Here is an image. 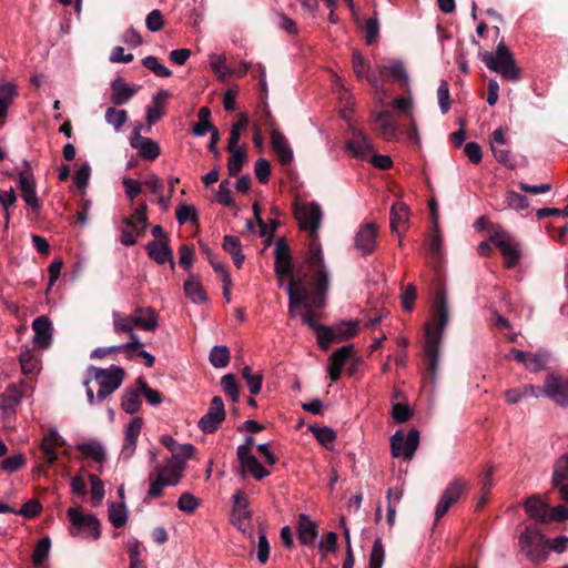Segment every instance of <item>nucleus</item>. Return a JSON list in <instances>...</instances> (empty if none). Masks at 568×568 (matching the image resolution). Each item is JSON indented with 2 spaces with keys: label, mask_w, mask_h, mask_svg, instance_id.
<instances>
[{
  "label": "nucleus",
  "mask_w": 568,
  "mask_h": 568,
  "mask_svg": "<svg viewBox=\"0 0 568 568\" xmlns=\"http://www.w3.org/2000/svg\"><path fill=\"white\" fill-rule=\"evenodd\" d=\"M232 155L227 162V171L230 176H236L246 160V153L242 148H235L234 151H230Z\"/></svg>",
  "instance_id": "8fccbe9b"
},
{
  "label": "nucleus",
  "mask_w": 568,
  "mask_h": 568,
  "mask_svg": "<svg viewBox=\"0 0 568 568\" xmlns=\"http://www.w3.org/2000/svg\"><path fill=\"white\" fill-rule=\"evenodd\" d=\"M383 71H387L395 81L408 84V74L403 62L393 61L388 65H385Z\"/></svg>",
  "instance_id": "bf43d9fd"
},
{
  "label": "nucleus",
  "mask_w": 568,
  "mask_h": 568,
  "mask_svg": "<svg viewBox=\"0 0 568 568\" xmlns=\"http://www.w3.org/2000/svg\"><path fill=\"white\" fill-rule=\"evenodd\" d=\"M168 95V92L162 90L153 97L152 104L146 110L149 125L156 123L163 116L162 106Z\"/></svg>",
  "instance_id": "c9c22d12"
},
{
  "label": "nucleus",
  "mask_w": 568,
  "mask_h": 568,
  "mask_svg": "<svg viewBox=\"0 0 568 568\" xmlns=\"http://www.w3.org/2000/svg\"><path fill=\"white\" fill-rule=\"evenodd\" d=\"M199 499L191 493H183L178 500V507L181 511L192 514L199 507Z\"/></svg>",
  "instance_id": "0e129e2a"
},
{
  "label": "nucleus",
  "mask_w": 568,
  "mask_h": 568,
  "mask_svg": "<svg viewBox=\"0 0 568 568\" xmlns=\"http://www.w3.org/2000/svg\"><path fill=\"white\" fill-rule=\"evenodd\" d=\"M89 372L99 385L97 394L98 400H104L109 395L115 392L122 384L125 372L122 367L112 365L109 368H99L90 366Z\"/></svg>",
  "instance_id": "423d86ee"
},
{
  "label": "nucleus",
  "mask_w": 568,
  "mask_h": 568,
  "mask_svg": "<svg viewBox=\"0 0 568 568\" xmlns=\"http://www.w3.org/2000/svg\"><path fill=\"white\" fill-rule=\"evenodd\" d=\"M568 481V453L558 457L552 466L551 484Z\"/></svg>",
  "instance_id": "79ce46f5"
},
{
  "label": "nucleus",
  "mask_w": 568,
  "mask_h": 568,
  "mask_svg": "<svg viewBox=\"0 0 568 568\" xmlns=\"http://www.w3.org/2000/svg\"><path fill=\"white\" fill-rule=\"evenodd\" d=\"M377 232L375 223H367L359 227L355 236V246L363 255H368L375 250Z\"/></svg>",
  "instance_id": "412c9836"
},
{
  "label": "nucleus",
  "mask_w": 568,
  "mask_h": 568,
  "mask_svg": "<svg viewBox=\"0 0 568 568\" xmlns=\"http://www.w3.org/2000/svg\"><path fill=\"white\" fill-rule=\"evenodd\" d=\"M274 271L278 278L280 286H283L285 277H290L291 281L292 277H294L297 273L304 277V282L306 281L307 276L306 273H303L301 270H296L295 273H293L292 257L275 258Z\"/></svg>",
  "instance_id": "72a5a7b5"
},
{
  "label": "nucleus",
  "mask_w": 568,
  "mask_h": 568,
  "mask_svg": "<svg viewBox=\"0 0 568 568\" xmlns=\"http://www.w3.org/2000/svg\"><path fill=\"white\" fill-rule=\"evenodd\" d=\"M387 523L389 526H393L395 523L396 515V504H398L403 497V489H393L389 488L387 490Z\"/></svg>",
  "instance_id": "603ef678"
},
{
  "label": "nucleus",
  "mask_w": 568,
  "mask_h": 568,
  "mask_svg": "<svg viewBox=\"0 0 568 568\" xmlns=\"http://www.w3.org/2000/svg\"><path fill=\"white\" fill-rule=\"evenodd\" d=\"M385 560V549L381 538H376L369 555V568H382Z\"/></svg>",
  "instance_id": "13d9d810"
},
{
  "label": "nucleus",
  "mask_w": 568,
  "mask_h": 568,
  "mask_svg": "<svg viewBox=\"0 0 568 568\" xmlns=\"http://www.w3.org/2000/svg\"><path fill=\"white\" fill-rule=\"evenodd\" d=\"M311 432L318 443L326 448H329L336 439V433L331 427H311Z\"/></svg>",
  "instance_id": "4d7b16f0"
},
{
  "label": "nucleus",
  "mask_w": 568,
  "mask_h": 568,
  "mask_svg": "<svg viewBox=\"0 0 568 568\" xmlns=\"http://www.w3.org/2000/svg\"><path fill=\"white\" fill-rule=\"evenodd\" d=\"M140 390L138 389H128L124 392L122 396V409L125 413L134 414L136 413L141 407V400H140Z\"/></svg>",
  "instance_id": "c03bdc74"
},
{
  "label": "nucleus",
  "mask_w": 568,
  "mask_h": 568,
  "mask_svg": "<svg viewBox=\"0 0 568 568\" xmlns=\"http://www.w3.org/2000/svg\"><path fill=\"white\" fill-rule=\"evenodd\" d=\"M353 352V345H344L339 348H337L331 356H329V363L333 365L339 366L343 368L347 359L351 357V354Z\"/></svg>",
  "instance_id": "338daca9"
},
{
  "label": "nucleus",
  "mask_w": 568,
  "mask_h": 568,
  "mask_svg": "<svg viewBox=\"0 0 568 568\" xmlns=\"http://www.w3.org/2000/svg\"><path fill=\"white\" fill-rule=\"evenodd\" d=\"M251 510L248 509V501L242 491H236L233 495V524L242 531H245L250 526Z\"/></svg>",
  "instance_id": "a211bd4d"
},
{
  "label": "nucleus",
  "mask_w": 568,
  "mask_h": 568,
  "mask_svg": "<svg viewBox=\"0 0 568 568\" xmlns=\"http://www.w3.org/2000/svg\"><path fill=\"white\" fill-rule=\"evenodd\" d=\"M17 95L18 91L14 83L9 82L0 85V119H4L7 116L8 109L13 103Z\"/></svg>",
  "instance_id": "4c0bfd02"
},
{
  "label": "nucleus",
  "mask_w": 568,
  "mask_h": 568,
  "mask_svg": "<svg viewBox=\"0 0 568 568\" xmlns=\"http://www.w3.org/2000/svg\"><path fill=\"white\" fill-rule=\"evenodd\" d=\"M186 460L183 457L178 456L175 454L170 457L164 465H160L162 469H164L168 475L171 477H176V481L179 483L182 476V471L185 469Z\"/></svg>",
  "instance_id": "a19ab883"
},
{
  "label": "nucleus",
  "mask_w": 568,
  "mask_h": 568,
  "mask_svg": "<svg viewBox=\"0 0 568 568\" xmlns=\"http://www.w3.org/2000/svg\"><path fill=\"white\" fill-rule=\"evenodd\" d=\"M221 386L224 393L229 395L233 402L239 400V388L233 374L224 375L221 379Z\"/></svg>",
  "instance_id": "69168bd1"
},
{
  "label": "nucleus",
  "mask_w": 568,
  "mask_h": 568,
  "mask_svg": "<svg viewBox=\"0 0 568 568\" xmlns=\"http://www.w3.org/2000/svg\"><path fill=\"white\" fill-rule=\"evenodd\" d=\"M149 480L150 487L148 491V497L151 499L162 496L163 490L166 486H175L179 484L176 481V477H171L160 466H156L154 471H152L149 475Z\"/></svg>",
  "instance_id": "aec40b11"
},
{
  "label": "nucleus",
  "mask_w": 568,
  "mask_h": 568,
  "mask_svg": "<svg viewBox=\"0 0 568 568\" xmlns=\"http://www.w3.org/2000/svg\"><path fill=\"white\" fill-rule=\"evenodd\" d=\"M109 520L115 528L123 527L128 521L126 507L123 504L112 503L109 507Z\"/></svg>",
  "instance_id": "de8ad7c7"
},
{
  "label": "nucleus",
  "mask_w": 568,
  "mask_h": 568,
  "mask_svg": "<svg viewBox=\"0 0 568 568\" xmlns=\"http://www.w3.org/2000/svg\"><path fill=\"white\" fill-rule=\"evenodd\" d=\"M271 146L282 165H288L293 161V151L287 139L274 128L271 131Z\"/></svg>",
  "instance_id": "393cba45"
},
{
  "label": "nucleus",
  "mask_w": 568,
  "mask_h": 568,
  "mask_svg": "<svg viewBox=\"0 0 568 568\" xmlns=\"http://www.w3.org/2000/svg\"><path fill=\"white\" fill-rule=\"evenodd\" d=\"M18 183L26 204L38 212L42 203L37 195L36 178L28 161H23V166L18 171Z\"/></svg>",
  "instance_id": "9d476101"
},
{
  "label": "nucleus",
  "mask_w": 568,
  "mask_h": 568,
  "mask_svg": "<svg viewBox=\"0 0 568 568\" xmlns=\"http://www.w3.org/2000/svg\"><path fill=\"white\" fill-rule=\"evenodd\" d=\"M128 120V113L125 110L110 106L105 111V121L112 125L115 130H120Z\"/></svg>",
  "instance_id": "5fc2aeb1"
},
{
  "label": "nucleus",
  "mask_w": 568,
  "mask_h": 568,
  "mask_svg": "<svg viewBox=\"0 0 568 568\" xmlns=\"http://www.w3.org/2000/svg\"><path fill=\"white\" fill-rule=\"evenodd\" d=\"M34 331L33 343L41 349L50 346L52 341L51 322L47 316H39L32 323Z\"/></svg>",
  "instance_id": "bb28decb"
},
{
  "label": "nucleus",
  "mask_w": 568,
  "mask_h": 568,
  "mask_svg": "<svg viewBox=\"0 0 568 568\" xmlns=\"http://www.w3.org/2000/svg\"><path fill=\"white\" fill-rule=\"evenodd\" d=\"M209 359L213 367L223 368L230 362V351L224 345H216L211 349Z\"/></svg>",
  "instance_id": "a18cd8bd"
},
{
  "label": "nucleus",
  "mask_w": 568,
  "mask_h": 568,
  "mask_svg": "<svg viewBox=\"0 0 568 568\" xmlns=\"http://www.w3.org/2000/svg\"><path fill=\"white\" fill-rule=\"evenodd\" d=\"M142 64L158 77L169 78L172 75L171 70L162 64L160 60L154 55L145 57L142 60Z\"/></svg>",
  "instance_id": "6e6d98bb"
},
{
  "label": "nucleus",
  "mask_w": 568,
  "mask_h": 568,
  "mask_svg": "<svg viewBox=\"0 0 568 568\" xmlns=\"http://www.w3.org/2000/svg\"><path fill=\"white\" fill-rule=\"evenodd\" d=\"M409 219V210L408 206L400 201L395 202L392 205L389 220H390V230L393 233H396L400 236V230L408 223Z\"/></svg>",
  "instance_id": "7c9ffc66"
},
{
  "label": "nucleus",
  "mask_w": 568,
  "mask_h": 568,
  "mask_svg": "<svg viewBox=\"0 0 568 568\" xmlns=\"http://www.w3.org/2000/svg\"><path fill=\"white\" fill-rule=\"evenodd\" d=\"M490 241L499 248L507 268L516 267L521 258L519 243L506 232H496Z\"/></svg>",
  "instance_id": "f8f14e48"
},
{
  "label": "nucleus",
  "mask_w": 568,
  "mask_h": 568,
  "mask_svg": "<svg viewBox=\"0 0 568 568\" xmlns=\"http://www.w3.org/2000/svg\"><path fill=\"white\" fill-rule=\"evenodd\" d=\"M197 118L199 121L192 128L194 135L203 136L215 129L211 122V111L207 106H203L199 110Z\"/></svg>",
  "instance_id": "ea45409f"
},
{
  "label": "nucleus",
  "mask_w": 568,
  "mask_h": 568,
  "mask_svg": "<svg viewBox=\"0 0 568 568\" xmlns=\"http://www.w3.org/2000/svg\"><path fill=\"white\" fill-rule=\"evenodd\" d=\"M242 377L245 379L247 387L252 395H257L262 389L263 375L257 373L253 374L250 366L242 369Z\"/></svg>",
  "instance_id": "864d4df0"
},
{
  "label": "nucleus",
  "mask_w": 568,
  "mask_h": 568,
  "mask_svg": "<svg viewBox=\"0 0 568 568\" xmlns=\"http://www.w3.org/2000/svg\"><path fill=\"white\" fill-rule=\"evenodd\" d=\"M236 455L241 464L242 476L250 474L256 480H262L270 475V471L262 466L257 458L247 453L246 447H237Z\"/></svg>",
  "instance_id": "dca6fc26"
},
{
  "label": "nucleus",
  "mask_w": 568,
  "mask_h": 568,
  "mask_svg": "<svg viewBox=\"0 0 568 568\" xmlns=\"http://www.w3.org/2000/svg\"><path fill=\"white\" fill-rule=\"evenodd\" d=\"M294 216L298 222L300 229L306 231L311 237L310 256L307 258L308 268H326L317 236L323 217L321 206L314 202H296L294 204Z\"/></svg>",
  "instance_id": "f03ea898"
},
{
  "label": "nucleus",
  "mask_w": 568,
  "mask_h": 568,
  "mask_svg": "<svg viewBox=\"0 0 568 568\" xmlns=\"http://www.w3.org/2000/svg\"><path fill=\"white\" fill-rule=\"evenodd\" d=\"M225 416L226 413L222 397L214 396L207 412L197 422V427L205 434H212L219 429Z\"/></svg>",
  "instance_id": "4468645a"
},
{
  "label": "nucleus",
  "mask_w": 568,
  "mask_h": 568,
  "mask_svg": "<svg viewBox=\"0 0 568 568\" xmlns=\"http://www.w3.org/2000/svg\"><path fill=\"white\" fill-rule=\"evenodd\" d=\"M540 392L556 404L568 406V379L556 374H548Z\"/></svg>",
  "instance_id": "2eb2a0df"
},
{
  "label": "nucleus",
  "mask_w": 568,
  "mask_h": 568,
  "mask_svg": "<svg viewBox=\"0 0 568 568\" xmlns=\"http://www.w3.org/2000/svg\"><path fill=\"white\" fill-rule=\"evenodd\" d=\"M136 385L150 405L158 406L163 402L162 394L159 390L151 388L143 378H138Z\"/></svg>",
  "instance_id": "3c124183"
},
{
  "label": "nucleus",
  "mask_w": 568,
  "mask_h": 568,
  "mask_svg": "<svg viewBox=\"0 0 568 568\" xmlns=\"http://www.w3.org/2000/svg\"><path fill=\"white\" fill-rule=\"evenodd\" d=\"M520 551L534 562H539L546 559V540L537 529L526 528L519 535L518 539Z\"/></svg>",
  "instance_id": "6e6552de"
},
{
  "label": "nucleus",
  "mask_w": 568,
  "mask_h": 568,
  "mask_svg": "<svg viewBox=\"0 0 568 568\" xmlns=\"http://www.w3.org/2000/svg\"><path fill=\"white\" fill-rule=\"evenodd\" d=\"M19 362L24 375L37 374L40 371V362L36 358L33 352L27 346L21 348Z\"/></svg>",
  "instance_id": "e433bc0d"
},
{
  "label": "nucleus",
  "mask_w": 568,
  "mask_h": 568,
  "mask_svg": "<svg viewBox=\"0 0 568 568\" xmlns=\"http://www.w3.org/2000/svg\"><path fill=\"white\" fill-rule=\"evenodd\" d=\"M467 488L468 481L463 478H455L447 485L435 509L437 520L447 514L449 508L458 501Z\"/></svg>",
  "instance_id": "ddd939ff"
},
{
  "label": "nucleus",
  "mask_w": 568,
  "mask_h": 568,
  "mask_svg": "<svg viewBox=\"0 0 568 568\" xmlns=\"http://www.w3.org/2000/svg\"><path fill=\"white\" fill-rule=\"evenodd\" d=\"M145 250L149 256L154 260L158 264L171 263V267H174L173 253L169 247V237L165 241H151L146 244Z\"/></svg>",
  "instance_id": "cd10ccee"
},
{
  "label": "nucleus",
  "mask_w": 568,
  "mask_h": 568,
  "mask_svg": "<svg viewBox=\"0 0 568 568\" xmlns=\"http://www.w3.org/2000/svg\"><path fill=\"white\" fill-rule=\"evenodd\" d=\"M318 535V527L314 520L306 514L298 515L297 538L305 546H314Z\"/></svg>",
  "instance_id": "a878e982"
},
{
  "label": "nucleus",
  "mask_w": 568,
  "mask_h": 568,
  "mask_svg": "<svg viewBox=\"0 0 568 568\" xmlns=\"http://www.w3.org/2000/svg\"><path fill=\"white\" fill-rule=\"evenodd\" d=\"M64 445V440L57 430H50L41 440L40 449L48 465H53L57 459V448Z\"/></svg>",
  "instance_id": "c85d7f7f"
},
{
  "label": "nucleus",
  "mask_w": 568,
  "mask_h": 568,
  "mask_svg": "<svg viewBox=\"0 0 568 568\" xmlns=\"http://www.w3.org/2000/svg\"><path fill=\"white\" fill-rule=\"evenodd\" d=\"M371 119L384 140L394 141L397 138L398 125L389 111L373 112Z\"/></svg>",
  "instance_id": "f3484780"
},
{
  "label": "nucleus",
  "mask_w": 568,
  "mask_h": 568,
  "mask_svg": "<svg viewBox=\"0 0 568 568\" xmlns=\"http://www.w3.org/2000/svg\"><path fill=\"white\" fill-rule=\"evenodd\" d=\"M346 148L352 155L367 159L373 152V142L362 130H353V136L346 142Z\"/></svg>",
  "instance_id": "6ab92c4d"
},
{
  "label": "nucleus",
  "mask_w": 568,
  "mask_h": 568,
  "mask_svg": "<svg viewBox=\"0 0 568 568\" xmlns=\"http://www.w3.org/2000/svg\"><path fill=\"white\" fill-rule=\"evenodd\" d=\"M26 387L24 381L11 383L0 395V410L4 419L16 417L18 407L24 397Z\"/></svg>",
  "instance_id": "9b49d317"
},
{
  "label": "nucleus",
  "mask_w": 568,
  "mask_h": 568,
  "mask_svg": "<svg viewBox=\"0 0 568 568\" xmlns=\"http://www.w3.org/2000/svg\"><path fill=\"white\" fill-rule=\"evenodd\" d=\"M223 248L232 256L235 266L241 268L245 256L242 252L240 239L234 235H225L223 239Z\"/></svg>",
  "instance_id": "f704fd0d"
},
{
  "label": "nucleus",
  "mask_w": 568,
  "mask_h": 568,
  "mask_svg": "<svg viewBox=\"0 0 568 568\" xmlns=\"http://www.w3.org/2000/svg\"><path fill=\"white\" fill-rule=\"evenodd\" d=\"M131 146L139 151L142 159L154 161L161 153L160 145L156 141L135 133L130 140Z\"/></svg>",
  "instance_id": "5701e85b"
},
{
  "label": "nucleus",
  "mask_w": 568,
  "mask_h": 568,
  "mask_svg": "<svg viewBox=\"0 0 568 568\" xmlns=\"http://www.w3.org/2000/svg\"><path fill=\"white\" fill-rule=\"evenodd\" d=\"M547 356L541 353H528L525 362V367L530 372H539L545 368Z\"/></svg>",
  "instance_id": "e2e57ef3"
},
{
  "label": "nucleus",
  "mask_w": 568,
  "mask_h": 568,
  "mask_svg": "<svg viewBox=\"0 0 568 568\" xmlns=\"http://www.w3.org/2000/svg\"><path fill=\"white\" fill-rule=\"evenodd\" d=\"M51 541L49 537L41 538L33 550L32 561L34 565H41L49 556Z\"/></svg>",
  "instance_id": "052dcab7"
},
{
  "label": "nucleus",
  "mask_w": 568,
  "mask_h": 568,
  "mask_svg": "<svg viewBox=\"0 0 568 568\" xmlns=\"http://www.w3.org/2000/svg\"><path fill=\"white\" fill-rule=\"evenodd\" d=\"M358 321H349V322H342L339 324H336L334 328V333L336 335L337 341H344L352 338L355 336L358 332Z\"/></svg>",
  "instance_id": "09e8293b"
},
{
  "label": "nucleus",
  "mask_w": 568,
  "mask_h": 568,
  "mask_svg": "<svg viewBox=\"0 0 568 568\" xmlns=\"http://www.w3.org/2000/svg\"><path fill=\"white\" fill-rule=\"evenodd\" d=\"M142 234H136V225L131 219H125L123 221V226L121 229L120 242L125 246H132L136 243V239Z\"/></svg>",
  "instance_id": "49530a36"
},
{
  "label": "nucleus",
  "mask_w": 568,
  "mask_h": 568,
  "mask_svg": "<svg viewBox=\"0 0 568 568\" xmlns=\"http://www.w3.org/2000/svg\"><path fill=\"white\" fill-rule=\"evenodd\" d=\"M75 448L84 458L91 459L98 464H102L106 458L105 449L99 442L79 443Z\"/></svg>",
  "instance_id": "473e14b6"
},
{
  "label": "nucleus",
  "mask_w": 568,
  "mask_h": 568,
  "mask_svg": "<svg viewBox=\"0 0 568 568\" xmlns=\"http://www.w3.org/2000/svg\"><path fill=\"white\" fill-rule=\"evenodd\" d=\"M436 305V317H437V328H432L430 324L427 323L425 325V347L424 352L427 358L428 371L434 377L438 369L439 364V344L442 339L443 332L448 323V303L447 295L444 290H439L436 293L435 297Z\"/></svg>",
  "instance_id": "7ed1b4c3"
},
{
  "label": "nucleus",
  "mask_w": 568,
  "mask_h": 568,
  "mask_svg": "<svg viewBox=\"0 0 568 568\" xmlns=\"http://www.w3.org/2000/svg\"><path fill=\"white\" fill-rule=\"evenodd\" d=\"M352 63L354 73L358 79L366 78L369 84L376 87L377 78L374 74L368 73L369 65L365 62L363 55L358 51L353 52Z\"/></svg>",
  "instance_id": "58836bf2"
},
{
  "label": "nucleus",
  "mask_w": 568,
  "mask_h": 568,
  "mask_svg": "<svg viewBox=\"0 0 568 568\" xmlns=\"http://www.w3.org/2000/svg\"><path fill=\"white\" fill-rule=\"evenodd\" d=\"M312 292L304 286V277L297 273L287 284L288 315L295 317L301 315L303 324L317 331V324L313 311L325 306L326 295L329 286L328 272L326 268L310 270Z\"/></svg>",
  "instance_id": "f257e3e1"
},
{
  "label": "nucleus",
  "mask_w": 568,
  "mask_h": 568,
  "mask_svg": "<svg viewBox=\"0 0 568 568\" xmlns=\"http://www.w3.org/2000/svg\"><path fill=\"white\" fill-rule=\"evenodd\" d=\"M68 518L71 523L70 534L74 537L89 538L97 540L101 535V525L93 515H84L77 507L68 509Z\"/></svg>",
  "instance_id": "0eeeda50"
},
{
  "label": "nucleus",
  "mask_w": 568,
  "mask_h": 568,
  "mask_svg": "<svg viewBox=\"0 0 568 568\" xmlns=\"http://www.w3.org/2000/svg\"><path fill=\"white\" fill-rule=\"evenodd\" d=\"M143 426L142 417H134L128 425L125 430V439L121 450V457L123 459H130L136 448V440Z\"/></svg>",
  "instance_id": "b1692460"
},
{
  "label": "nucleus",
  "mask_w": 568,
  "mask_h": 568,
  "mask_svg": "<svg viewBox=\"0 0 568 568\" xmlns=\"http://www.w3.org/2000/svg\"><path fill=\"white\" fill-rule=\"evenodd\" d=\"M185 296L193 303L201 304L207 301L205 291L199 277L191 274L183 285Z\"/></svg>",
  "instance_id": "2f4dec72"
},
{
  "label": "nucleus",
  "mask_w": 568,
  "mask_h": 568,
  "mask_svg": "<svg viewBox=\"0 0 568 568\" xmlns=\"http://www.w3.org/2000/svg\"><path fill=\"white\" fill-rule=\"evenodd\" d=\"M419 445V432L412 428L405 436L402 430L395 432L390 437V449L394 458L410 460Z\"/></svg>",
  "instance_id": "1a4fd4ad"
},
{
  "label": "nucleus",
  "mask_w": 568,
  "mask_h": 568,
  "mask_svg": "<svg viewBox=\"0 0 568 568\" xmlns=\"http://www.w3.org/2000/svg\"><path fill=\"white\" fill-rule=\"evenodd\" d=\"M525 510L527 515L539 523L547 524L551 521L550 508L540 499L538 495H531L525 500Z\"/></svg>",
  "instance_id": "4be33fe9"
},
{
  "label": "nucleus",
  "mask_w": 568,
  "mask_h": 568,
  "mask_svg": "<svg viewBox=\"0 0 568 568\" xmlns=\"http://www.w3.org/2000/svg\"><path fill=\"white\" fill-rule=\"evenodd\" d=\"M115 333H131L134 328L154 332L159 326L158 315L152 307H139L131 315L114 311L112 313Z\"/></svg>",
  "instance_id": "20e7f679"
},
{
  "label": "nucleus",
  "mask_w": 568,
  "mask_h": 568,
  "mask_svg": "<svg viewBox=\"0 0 568 568\" xmlns=\"http://www.w3.org/2000/svg\"><path fill=\"white\" fill-rule=\"evenodd\" d=\"M135 93L136 90L129 85L122 78H116L111 82L110 101L114 105L125 104Z\"/></svg>",
  "instance_id": "c756f323"
},
{
  "label": "nucleus",
  "mask_w": 568,
  "mask_h": 568,
  "mask_svg": "<svg viewBox=\"0 0 568 568\" xmlns=\"http://www.w3.org/2000/svg\"><path fill=\"white\" fill-rule=\"evenodd\" d=\"M437 99H438V104H439L442 113L443 114L447 113L450 108V100H449V85H448V82L445 80H442L438 85Z\"/></svg>",
  "instance_id": "774afa93"
},
{
  "label": "nucleus",
  "mask_w": 568,
  "mask_h": 568,
  "mask_svg": "<svg viewBox=\"0 0 568 568\" xmlns=\"http://www.w3.org/2000/svg\"><path fill=\"white\" fill-rule=\"evenodd\" d=\"M486 67L498 73L504 80L517 82L521 79V72L517 68L515 59L508 47L500 41L495 52H486L483 55Z\"/></svg>",
  "instance_id": "39448f33"
},
{
  "label": "nucleus",
  "mask_w": 568,
  "mask_h": 568,
  "mask_svg": "<svg viewBox=\"0 0 568 568\" xmlns=\"http://www.w3.org/2000/svg\"><path fill=\"white\" fill-rule=\"evenodd\" d=\"M247 123H248V121H247L246 115L240 114L237 121L235 123H233V125H232L229 142H227V151H234L235 148H240L239 141H240L241 132L246 129Z\"/></svg>",
  "instance_id": "37998d69"
},
{
  "label": "nucleus",
  "mask_w": 568,
  "mask_h": 568,
  "mask_svg": "<svg viewBox=\"0 0 568 568\" xmlns=\"http://www.w3.org/2000/svg\"><path fill=\"white\" fill-rule=\"evenodd\" d=\"M413 416V410L407 402L393 403L392 417L397 423H405Z\"/></svg>",
  "instance_id": "680f3d73"
}]
</instances>
